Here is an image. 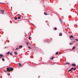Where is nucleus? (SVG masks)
<instances>
[{"label": "nucleus", "instance_id": "obj_5", "mask_svg": "<svg viewBox=\"0 0 78 78\" xmlns=\"http://www.w3.org/2000/svg\"><path fill=\"white\" fill-rule=\"evenodd\" d=\"M72 66H73V67H75L76 65L75 64H72Z\"/></svg>", "mask_w": 78, "mask_h": 78}, {"label": "nucleus", "instance_id": "obj_33", "mask_svg": "<svg viewBox=\"0 0 78 78\" xmlns=\"http://www.w3.org/2000/svg\"><path fill=\"white\" fill-rule=\"evenodd\" d=\"M0 58H1V57H0Z\"/></svg>", "mask_w": 78, "mask_h": 78}, {"label": "nucleus", "instance_id": "obj_29", "mask_svg": "<svg viewBox=\"0 0 78 78\" xmlns=\"http://www.w3.org/2000/svg\"><path fill=\"white\" fill-rule=\"evenodd\" d=\"M29 39H30V37H29Z\"/></svg>", "mask_w": 78, "mask_h": 78}, {"label": "nucleus", "instance_id": "obj_18", "mask_svg": "<svg viewBox=\"0 0 78 78\" xmlns=\"http://www.w3.org/2000/svg\"><path fill=\"white\" fill-rule=\"evenodd\" d=\"M15 20H17V17H15Z\"/></svg>", "mask_w": 78, "mask_h": 78}, {"label": "nucleus", "instance_id": "obj_20", "mask_svg": "<svg viewBox=\"0 0 78 78\" xmlns=\"http://www.w3.org/2000/svg\"><path fill=\"white\" fill-rule=\"evenodd\" d=\"M59 20H60V22H62V20H61V19L60 18H59Z\"/></svg>", "mask_w": 78, "mask_h": 78}, {"label": "nucleus", "instance_id": "obj_21", "mask_svg": "<svg viewBox=\"0 0 78 78\" xmlns=\"http://www.w3.org/2000/svg\"><path fill=\"white\" fill-rule=\"evenodd\" d=\"M54 29L55 30H57V28L56 27H55Z\"/></svg>", "mask_w": 78, "mask_h": 78}, {"label": "nucleus", "instance_id": "obj_17", "mask_svg": "<svg viewBox=\"0 0 78 78\" xmlns=\"http://www.w3.org/2000/svg\"><path fill=\"white\" fill-rule=\"evenodd\" d=\"M28 48H29V49H31V48L30 47H28Z\"/></svg>", "mask_w": 78, "mask_h": 78}, {"label": "nucleus", "instance_id": "obj_27", "mask_svg": "<svg viewBox=\"0 0 78 78\" xmlns=\"http://www.w3.org/2000/svg\"><path fill=\"white\" fill-rule=\"evenodd\" d=\"M76 41H78V40L77 39H76Z\"/></svg>", "mask_w": 78, "mask_h": 78}, {"label": "nucleus", "instance_id": "obj_26", "mask_svg": "<svg viewBox=\"0 0 78 78\" xmlns=\"http://www.w3.org/2000/svg\"><path fill=\"white\" fill-rule=\"evenodd\" d=\"M26 44H27V45H28V42H27Z\"/></svg>", "mask_w": 78, "mask_h": 78}, {"label": "nucleus", "instance_id": "obj_3", "mask_svg": "<svg viewBox=\"0 0 78 78\" xmlns=\"http://www.w3.org/2000/svg\"><path fill=\"white\" fill-rule=\"evenodd\" d=\"M5 11L3 10H1V12H0L1 13V14H4V12Z\"/></svg>", "mask_w": 78, "mask_h": 78}, {"label": "nucleus", "instance_id": "obj_10", "mask_svg": "<svg viewBox=\"0 0 78 78\" xmlns=\"http://www.w3.org/2000/svg\"><path fill=\"white\" fill-rule=\"evenodd\" d=\"M10 53V51H9L8 52H7V53H6V54L7 55H9V54Z\"/></svg>", "mask_w": 78, "mask_h": 78}, {"label": "nucleus", "instance_id": "obj_31", "mask_svg": "<svg viewBox=\"0 0 78 78\" xmlns=\"http://www.w3.org/2000/svg\"><path fill=\"white\" fill-rule=\"evenodd\" d=\"M74 42H75V41H74Z\"/></svg>", "mask_w": 78, "mask_h": 78}, {"label": "nucleus", "instance_id": "obj_28", "mask_svg": "<svg viewBox=\"0 0 78 78\" xmlns=\"http://www.w3.org/2000/svg\"><path fill=\"white\" fill-rule=\"evenodd\" d=\"M72 44L71 43H69V44L70 45H72Z\"/></svg>", "mask_w": 78, "mask_h": 78}, {"label": "nucleus", "instance_id": "obj_16", "mask_svg": "<svg viewBox=\"0 0 78 78\" xmlns=\"http://www.w3.org/2000/svg\"><path fill=\"white\" fill-rule=\"evenodd\" d=\"M21 18V17H20V16H19L18 17V19H20Z\"/></svg>", "mask_w": 78, "mask_h": 78}, {"label": "nucleus", "instance_id": "obj_4", "mask_svg": "<svg viewBox=\"0 0 78 78\" xmlns=\"http://www.w3.org/2000/svg\"><path fill=\"white\" fill-rule=\"evenodd\" d=\"M22 47H23V46H22V45H20L19 46V48L20 49L22 48Z\"/></svg>", "mask_w": 78, "mask_h": 78}, {"label": "nucleus", "instance_id": "obj_13", "mask_svg": "<svg viewBox=\"0 0 78 78\" xmlns=\"http://www.w3.org/2000/svg\"><path fill=\"white\" fill-rule=\"evenodd\" d=\"M3 55L2 54H0V57H2Z\"/></svg>", "mask_w": 78, "mask_h": 78}, {"label": "nucleus", "instance_id": "obj_15", "mask_svg": "<svg viewBox=\"0 0 78 78\" xmlns=\"http://www.w3.org/2000/svg\"><path fill=\"white\" fill-rule=\"evenodd\" d=\"M73 70L75 71V70H76V68H73Z\"/></svg>", "mask_w": 78, "mask_h": 78}, {"label": "nucleus", "instance_id": "obj_22", "mask_svg": "<svg viewBox=\"0 0 78 78\" xmlns=\"http://www.w3.org/2000/svg\"><path fill=\"white\" fill-rule=\"evenodd\" d=\"M10 54L11 56H12V53H10Z\"/></svg>", "mask_w": 78, "mask_h": 78}, {"label": "nucleus", "instance_id": "obj_24", "mask_svg": "<svg viewBox=\"0 0 78 78\" xmlns=\"http://www.w3.org/2000/svg\"><path fill=\"white\" fill-rule=\"evenodd\" d=\"M2 61H5V59L4 58L2 59Z\"/></svg>", "mask_w": 78, "mask_h": 78}, {"label": "nucleus", "instance_id": "obj_2", "mask_svg": "<svg viewBox=\"0 0 78 78\" xmlns=\"http://www.w3.org/2000/svg\"><path fill=\"white\" fill-rule=\"evenodd\" d=\"M72 70H73V68H71L68 71V72H72Z\"/></svg>", "mask_w": 78, "mask_h": 78}, {"label": "nucleus", "instance_id": "obj_32", "mask_svg": "<svg viewBox=\"0 0 78 78\" xmlns=\"http://www.w3.org/2000/svg\"><path fill=\"white\" fill-rule=\"evenodd\" d=\"M6 48V47H5V48Z\"/></svg>", "mask_w": 78, "mask_h": 78}, {"label": "nucleus", "instance_id": "obj_25", "mask_svg": "<svg viewBox=\"0 0 78 78\" xmlns=\"http://www.w3.org/2000/svg\"><path fill=\"white\" fill-rule=\"evenodd\" d=\"M55 54L56 55H58V52H57Z\"/></svg>", "mask_w": 78, "mask_h": 78}, {"label": "nucleus", "instance_id": "obj_23", "mask_svg": "<svg viewBox=\"0 0 78 78\" xmlns=\"http://www.w3.org/2000/svg\"><path fill=\"white\" fill-rule=\"evenodd\" d=\"M53 58H54V57H52V58H51V59L52 60H53Z\"/></svg>", "mask_w": 78, "mask_h": 78}, {"label": "nucleus", "instance_id": "obj_14", "mask_svg": "<svg viewBox=\"0 0 78 78\" xmlns=\"http://www.w3.org/2000/svg\"><path fill=\"white\" fill-rule=\"evenodd\" d=\"M19 48H16V50H19Z\"/></svg>", "mask_w": 78, "mask_h": 78}, {"label": "nucleus", "instance_id": "obj_6", "mask_svg": "<svg viewBox=\"0 0 78 78\" xmlns=\"http://www.w3.org/2000/svg\"><path fill=\"white\" fill-rule=\"evenodd\" d=\"M71 37L72 38H73V36H72V35H71L70 36V39H71Z\"/></svg>", "mask_w": 78, "mask_h": 78}, {"label": "nucleus", "instance_id": "obj_9", "mask_svg": "<svg viewBox=\"0 0 78 78\" xmlns=\"http://www.w3.org/2000/svg\"><path fill=\"white\" fill-rule=\"evenodd\" d=\"M44 15H48V14H47V13H46L45 12H44Z\"/></svg>", "mask_w": 78, "mask_h": 78}, {"label": "nucleus", "instance_id": "obj_19", "mask_svg": "<svg viewBox=\"0 0 78 78\" xmlns=\"http://www.w3.org/2000/svg\"><path fill=\"white\" fill-rule=\"evenodd\" d=\"M17 52H14V54H15V55H17Z\"/></svg>", "mask_w": 78, "mask_h": 78}, {"label": "nucleus", "instance_id": "obj_1", "mask_svg": "<svg viewBox=\"0 0 78 78\" xmlns=\"http://www.w3.org/2000/svg\"><path fill=\"white\" fill-rule=\"evenodd\" d=\"M7 70H4L5 72V73H6V72H11V71L12 72L13 71V70H14V69L12 68H11L10 67H8L6 69Z\"/></svg>", "mask_w": 78, "mask_h": 78}, {"label": "nucleus", "instance_id": "obj_11", "mask_svg": "<svg viewBox=\"0 0 78 78\" xmlns=\"http://www.w3.org/2000/svg\"><path fill=\"white\" fill-rule=\"evenodd\" d=\"M70 64V63L69 62L65 63V64Z\"/></svg>", "mask_w": 78, "mask_h": 78}, {"label": "nucleus", "instance_id": "obj_8", "mask_svg": "<svg viewBox=\"0 0 78 78\" xmlns=\"http://www.w3.org/2000/svg\"><path fill=\"white\" fill-rule=\"evenodd\" d=\"M62 33H60L59 34V35L60 36H62Z\"/></svg>", "mask_w": 78, "mask_h": 78}, {"label": "nucleus", "instance_id": "obj_7", "mask_svg": "<svg viewBox=\"0 0 78 78\" xmlns=\"http://www.w3.org/2000/svg\"><path fill=\"white\" fill-rule=\"evenodd\" d=\"M19 66H20V67H22V64L20 63H19Z\"/></svg>", "mask_w": 78, "mask_h": 78}, {"label": "nucleus", "instance_id": "obj_30", "mask_svg": "<svg viewBox=\"0 0 78 78\" xmlns=\"http://www.w3.org/2000/svg\"><path fill=\"white\" fill-rule=\"evenodd\" d=\"M18 16H20V14H18Z\"/></svg>", "mask_w": 78, "mask_h": 78}, {"label": "nucleus", "instance_id": "obj_12", "mask_svg": "<svg viewBox=\"0 0 78 78\" xmlns=\"http://www.w3.org/2000/svg\"><path fill=\"white\" fill-rule=\"evenodd\" d=\"M75 48V47H73L72 48V50H74Z\"/></svg>", "mask_w": 78, "mask_h": 78}]
</instances>
